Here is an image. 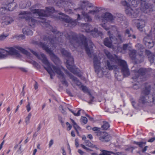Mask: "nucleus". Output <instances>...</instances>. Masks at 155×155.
I'll list each match as a JSON object with an SVG mask.
<instances>
[{
    "label": "nucleus",
    "instance_id": "obj_1",
    "mask_svg": "<svg viewBox=\"0 0 155 155\" xmlns=\"http://www.w3.org/2000/svg\"><path fill=\"white\" fill-rule=\"evenodd\" d=\"M114 60L106 61V67L109 70H114L117 71L119 70L118 68H120L121 71L124 77H127L130 75L129 70L128 69L126 62L121 59L120 57H115Z\"/></svg>",
    "mask_w": 155,
    "mask_h": 155
},
{
    "label": "nucleus",
    "instance_id": "obj_2",
    "mask_svg": "<svg viewBox=\"0 0 155 155\" xmlns=\"http://www.w3.org/2000/svg\"><path fill=\"white\" fill-rule=\"evenodd\" d=\"M80 7L77 9L80 10L83 15L84 20L87 22H90L92 21V18L88 14V13L94 14L99 12L97 7L94 10H91L94 7L93 4L88 1H83L80 2Z\"/></svg>",
    "mask_w": 155,
    "mask_h": 155
},
{
    "label": "nucleus",
    "instance_id": "obj_3",
    "mask_svg": "<svg viewBox=\"0 0 155 155\" xmlns=\"http://www.w3.org/2000/svg\"><path fill=\"white\" fill-rule=\"evenodd\" d=\"M51 31L54 34H56L55 37L52 38L51 37H49L48 36H45L43 37V40L44 41H47V42H50L54 47L56 46L55 44H57L58 42H62V37L64 34V35L65 37L66 38L70 40L71 39L75 40L76 38V35L73 32H71V35L67 33L66 35L65 32L63 34L57 31V30L55 29H52Z\"/></svg>",
    "mask_w": 155,
    "mask_h": 155
},
{
    "label": "nucleus",
    "instance_id": "obj_4",
    "mask_svg": "<svg viewBox=\"0 0 155 155\" xmlns=\"http://www.w3.org/2000/svg\"><path fill=\"white\" fill-rule=\"evenodd\" d=\"M30 51L39 59L42 60V62L45 64L46 66H44L45 69L47 71L50 75V78L53 79V76L55 75V74L54 71L52 70V66H54L51 64L48 61L45 56L43 54H41L40 55L38 54L36 52L32 50Z\"/></svg>",
    "mask_w": 155,
    "mask_h": 155
},
{
    "label": "nucleus",
    "instance_id": "obj_5",
    "mask_svg": "<svg viewBox=\"0 0 155 155\" xmlns=\"http://www.w3.org/2000/svg\"><path fill=\"white\" fill-rule=\"evenodd\" d=\"M32 13L29 11H25L21 12L19 14V15H21L20 17L22 18H24L26 20L29 21V25L31 26L35 25L38 23H45L46 21L45 18H38L36 19L32 17Z\"/></svg>",
    "mask_w": 155,
    "mask_h": 155
},
{
    "label": "nucleus",
    "instance_id": "obj_6",
    "mask_svg": "<svg viewBox=\"0 0 155 155\" xmlns=\"http://www.w3.org/2000/svg\"><path fill=\"white\" fill-rule=\"evenodd\" d=\"M80 38L81 43L84 45L87 54L91 58V54L93 52V48L94 45L90 39H87L83 35L81 36Z\"/></svg>",
    "mask_w": 155,
    "mask_h": 155
},
{
    "label": "nucleus",
    "instance_id": "obj_7",
    "mask_svg": "<svg viewBox=\"0 0 155 155\" xmlns=\"http://www.w3.org/2000/svg\"><path fill=\"white\" fill-rule=\"evenodd\" d=\"M6 50L0 48V59H3L7 57L8 55H15L19 57L20 54L18 51L13 47L5 48Z\"/></svg>",
    "mask_w": 155,
    "mask_h": 155
},
{
    "label": "nucleus",
    "instance_id": "obj_8",
    "mask_svg": "<svg viewBox=\"0 0 155 155\" xmlns=\"http://www.w3.org/2000/svg\"><path fill=\"white\" fill-rule=\"evenodd\" d=\"M55 11V9L53 7H46L45 10L35 9L31 12L34 14H38L39 16L48 17L51 15Z\"/></svg>",
    "mask_w": 155,
    "mask_h": 155
},
{
    "label": "nucleus",
    "instance_id": "obj_9",
    "mask_svg": "<svg viewBox=\"0 0 155 155\" xmlns=\"http://www.w3.org/2000/svg\"><path fill=\"white\" fill-rule=\"evenodd\" d=\"M153 102L155 104L154 97L151 96H145L141 95L139 100L138 105L141 107L149 105V104Z\"/></svg>",
    "mask_w": 155,
    "mask_h": 155
},
{
    "label": "nucleus",
    "instance_id": "obj_10",
    "mask_svg": "<svg viewBox=\"0 0 155 155\" xmlns=\"http://www.w3.org/2000/svg\"><path fill=\"white\" fill-rule=\"evenodd\" d=\"M39 45L50 54L51 59L55 64H57L59 63L60 60L59 58L53 53L52 51L48 48L47 45L41 42H40Z\"/></svg>",
    "mask_w": 155,
    "mask_h": 155
},
{
    "label": "nucleus",
    "instance_id": "obj_11",
    "mask_svg": "<svg viewBox=\"0 0 155 155\" xmlns=\"http://www.w3.org/2000/svg\"><path fill=\"white\" fill-rule=\"evenodd\" d=\"M67 67L71 72H72L74 74H76L79 77H80L81 75L77 70H75L73 68V65L74 64V59L71 56V55L69 57H67Z\"/></svg>",
    "mask_w": 155,
    "mask_h": 155
},
{
    "label": "nucleus",
    "instance_id": "obj_12",
    "mask_svg": "<svg viewBox=\"0 0 155 155\" xmlns=\"http://www.w3.org/2000/svg\"><path fill=\"white\" fill-rule=\"evenodd\" d=\"M52 68L54 70V71L58 75V77L62 80V82L63 84L65 86L68 87V84L65 80L64 77V73L61 71V69L58 67L54 66H52Z\"/></svg>",
    "mask_w": 155,
    "mask_h": 155
},
{
    "label": "nucleus",
    "instance_id": "obj_13",
    "mask_svg": "<svg viewBox=\"0 0 155 155\" xmlns=\"http://www.w3.org/2000/svg\"><path fill=\"white\" fill-rule=\"evenodd\" d=\"M126 13L131 18H136L139 15L140 10L135 8H128L125 10Z\"/></svg>",
    "mask_w": 155,
    "mask_h": 155
},
{
    "label": "nucleus",
    "instance_id": "obj_14",
    "mask_svg": "<svg viewBox=\"0 0 155 155\" xmlns=\"http://www.w3.org/2000/svg\"><path fill=\"white\" fill-rule=\"evenodd\" d=\"M59 14L60 15H61V16L60 17V18L62 21L67 23H70L73 26H75L77 24V20L72 19L63 13L60 12Z\"/></svg>",
    "mask_w": 155,
    "mask_h": 155
},
{
    "label": "nucleus",
    "instance_id": "obj_15",
    "mask_svg": "<svg viewBox=\"0 0 155 155\" xmlns=\"http://www.w3.org/2000/svg\"><path fill=\"white\" fill-rule=\"evenodd\" d=\"M14 0H3L2 4L5 6L7 11H12L16 7V5H14L13 2Z\"/></svg>",
    "mask_w": 155,
    "mask_h": 155
},
{
    "label": "nucleus",
    "instance_id": "obj_16",
    "mask_svg": "<svg viewBox=\"0 0 155 155\" xmlns=\"http://www.w3.org/2000/svg\"><path fill=\"white\" fill-rule=\"evenodd\" d=\"M96 135L97 136H101L99 137V139L103 142H107L111 139L110 136L108 135L107 133L105 132H98L97 133Z\"/></svg>",
    "mask_w": 155,
    "mask_h": 155
},
{
    "label": "nucleus",
    "instance_id": "obj_17",
    "mask_svg": "<svg viewBox=\"0 0 155 155\" xmlns=\"http://www.w3.org/2000/svg\"><path fill=\"white\" fill-rule=\"evenodd\" d=\"M112 43L114 44L116 43V41H114V36L113 35H109V38H106L104 41V45L109 47L111 46Z\"/></svg>",
    "mask_w": 155,
    "mask_h": 155
},
{
    "label": "nucleus",
    "instance_id": "obj_18",
    "mask_svg": "<svg viewBox=\"0 0 155 155\" xmlns=\"http://www.w3.org/2000/svg\"><path fill=\"white\" fill-rule=\"evenodd\" d=\"M147 72L146 69L141 68L138 71H134V76L132 77V79L136 80L140 75H143L145 74Z\"/></svg>",
    "mask_w": 155,
    "mask_h": 155
},
{
    "label": "nucleus",
    "instance_id": "obj_19",
    "mask_svg": "<svg viewBox=\"0 0 155 155\" xmlns=\"http://www.w3.org/2000/svg\"><path fill=\"white\" fill-rule=\"evenodd\" d=\"M133 22L137 25V27L139 30L142 29L145 26V22L141 19H135L133 20Z\"/></svg>",
    "mask_w": 155,
    "mask_h": 155
},
{
    "label": "nucleus",
    "instance_id": "obj_20",
    "mask_svg": "<svg viewBox=\"0 0 155 155\" xmlns=\"http://www.w3.org/2000/svg\"><path fill=\"white\" fill-rule=\"evenodd\" d=\"M146 0H138V1L141 2L140 9L141 10L144 12L148 8H151V5L146 2Z\"/></svg>",
    "mask_w": 155,
    "mask_h": 155
},
{
    "label": "nucleus",
    "instance_id": "obj_21",
    "mask_svg": "<svg viewBox=\"0 0 155 155\" xmlns=\"http://www.w3.org/2000/svg\"><path fill=\"white\" fill-rule=\"evenodd\" d=\"M87 31L90 33V34L94 37H96L99 36H101L102 35V32L100 31H98L96 28H94V30L89 29Z\"/></svg>",
    "mask_w": 155,
    "mask_h": 155
},
{
    "label": "nucleus",
    "instance_id": "obj_22",
    "mask_svg": "<svg viewBox=\"0 0 155 155\" xmlns=\"http://www.w3.org/2000/svg\"><path fill=\"white\" fill-rule=\"evenodd\" d=\"M94 68L95 72L98 73L99 72L100 69V62L98 60L97 56H95L93 59Z\"/></svg>",
    "mask_w": 155,
    "mask_h": 155
},
{
    "label": "nucleus",
    "instance_id": "obj_23",
    "mask_svg": "<svg viewBox=\"0 0 155 155\" xmlns=\"http://www.w3.org/2000/svg\"><path fill=\"white\" fill-rule=\"evenodd\" d=\"M102 17L105 20L111 22L114 21V18L112 15L110 13L106 12L102 15Z\"/></svg>",
    "mask_w": 155,
    "mask_h": 155
},
{
    "label": "nucleus",
    "instance_id": "obj_24",
    "mask_svg": "<svg viewBox=\"0 0 155 155\" xmlns=\"http://www.w3.org/2000/svg\"><path fill=\"white\" fill-rule=\"evenodd\" d=\"M64 72L65 74L68 75L70 78L74 82L76 83L77 85L78 86H80L81 85V83L80 81L76 77L73 76L71 73L69 72L67 70H65L64 71Z\"/></svg>",
    "mask_w": 155,
    "mask_h": 155
},
{
    "label": "nucleus",
    "instance_id": "obj_25",
    "mask_svg": "<svg viewBox=\"0 0 155 155\" xmlns=\"http://www.w3.org/2000/svg\"><path fill=\"white\" fill-rule=\"evenodd\" d=\"M101 153L99 155H111L113 154L114 155H124L122 152L114 153L112 151H109L107 150H101Z\"/></svg>",
    "mask_w": 155,
    "mask_h": 155
},
{
    "label": "nucleus",
    "instance_id": "obj_26",
    "mask_svg": "<svg viewBox=\"0 0 155 155\" xmlns=\"http://www.w3.org/2000/svg\"><path fill=\"white\" fill-rule=\"evenodd\" d=\"M116 31L117 32V38H115L114 37V41H116V43H122L123 41L124 38L121 35V32L117 29Z\"/></svg>",
    "mask_w": 155,
    "mask_h": 155
},
{
    "label": "nucleus",
    "instance_id": "obj_27",
    "mask_svg": "<svg viewBox=\"0 0 155 155\" xmlns=\"http://www.w3.org/2000/svg\"><path fill=\"white\" fill-rule=\"evenodd\" d=\"M73 4V3L70 1H63V8H64L66 12H68L70 10V8Z\"/></svg>",
    "mask_w": 155,
    "mask_h": 155
},
{
    "label": "nucleus",
    "instance_id": "obj_28",
    "mask_svg": "<svg viewBox=\"0 0 155 155\" xmlns=\"http://www.w3.org/2000/svg\"><path fill=\"white\" fill-rule=\"evenodd\" d=\"M150 92V87H146L143 88L141 93V95L145 96H149Z\"/></svg>",
    "mask_w": 155,
    "mask_h": 155
},
{
    "label": "nucleus",
    "instance_id": "obj_29",
    "mask_svg": "<svg viewBox=\"0 0 155 155\" xmlns=\"http://www.w3.org/2000/svg\"><path fill=\"white\" fill-rule=\"evenodd\" d=\"M5 20V21L2 22L4 25H5L10 24L14 21V20L12 17H10L8 16L6 17Z\"/></svg>",
    "mask_w": 155,
    "mask_h": 155
},
{
    "label": "nucleus",
    "instance_id": "obj_30",
    "mask_svg": "<svg viewBox=\"0 0 155 155\" xmlns=\"http://www.w3.org/2000/svg\"><path fill=\"white\" fill-rule=\"evenodd\" d=\"M22 31L24 34L27 35H32L33 34V32L30 29L25 28L23 29Z\"/></svg>",
    "mask_w": 155,
    "mask_h": 155
},
{
    "label": "nucleus",
    "instance_id": "obj_31",
    "mask_svg": "<svg viewBox=\"0 0 155 155\" xmlns=\"http://www.w3.org/2000/svg\"><path fill=\"white\" fill-rule=\"evenodd\" d=\"M15 48L20 50L23 54H25L27 55H29L30 54V53L29 52L21 47H20L19 46H15Z\"/></svg>",
    "mask_w": 155,
    "mask_h": 155
},
{
    "label": "nucleus",
    "instance_id": "obj_32",
    "mask_svg": "<svg viewBox=\"0 0 155 155\" xmlns=\"http://www.w3.org/2000/svg\"><path fill=\"white\" fill-rule=\"evenodd\" d=\"M105 53L106 55L109 58V59L111 60V61L114 60V58H115V57H117L116 55L113 56L110 54V53L107 51H105Z\"/></svg>",
    "mask_w": 155,
    "mask_h": 155
},
{
    "label": "nucleus",
    "instance_id": "obj_33",
    "mask_svg": "<svg viewBox=\"0 0 155 155\" xmlns=\"http://www.w3.org/2000/svg\"><path fill=\"white\" fill-rule=\"evenodd\" d=\"M103 124L101 126L102 129L104 130H107L110 126L109 123L105 121H103Z\"/></svg>",
    "mask_w": 155,
    "mask_h": 155
},
{
    "label": "nucleus",
    "instance_id": "obj_34",
    "mask_svg": "<svg viewBox=\"0 0 155 155\" xmlns=\"http://www.w3.org/2000/svg\"><path fill=\"white\" fill-rule=\"evenodd\" d=\"M136 51L135 50H133L130 51V56L132 59L134 60L136 56Z\"/></svg>",
    "mask_w": 155,
    "mask_h": 155
},
{
    "label": "nucleus",
    "instance_id": "obj_35",
    "mask_svg": "<svg viewBox=\"0 0 155 155\" xmlns=\"http://www.w3.org/2000/svg\"><path fill=\"white\" fill-rule=\"evenodd\" d=\"M63 0H55L56 5L59 7L63 8Z\"/></svg>",
    "mask_w": 155,
    "mask_h": 155
},
{
    "label": "nucleus",
    "instance_id": "obj_36",
    "mask_svg": "<svg viewBox=\"0 0 155 155\" xmlns=\"http://www.w3.org/2000/svg\"><path fill=\"white\" fill-rule=\"evenodd\" d=\"M133 143L138 145L140 147H142L143 146V145L146 144V142H137L135 141H133Z\"/></svg>",
    "mask_w": 155,
    "mask_h": 155
},
{
    "label": "nucleus",
    "instance_id": "obj_37",
    "mask_svg": "<svg viewBox=\"0 0 155 155\" xmlns=\"http://www.w3.org/2000/svg\"><path fill=\"white\" fill-rule=\"evenodd\" d=\"M61 53L63 55L67 57H69L71 54L69 52L65 50L64 49H61Z\"/></svg>",
    "mask_w": 155,
    "mask_h": 155
},
{
    "label": "nucleus",
    "instance_id": "obj_38",
    "mask_svg": "<svg viewBox=\"0 0 155 155\" xmlns=\"http://www.w3.org/2000/svg\"><path fill=\"white\" fill-rule=\"evenodd\" d=\"M132 31L131 29H127L125 31V35H128V37L130 38L132 36L131 33Z\"/></svg>",
    "mask_w": 155,
    "mask_h": 155
},
{
    "label": "nucleus",
    "instance_id": "obj_39",
    "mask_svg": "<svg viewBox=\"0 0 155 155\" xmlns=\"http://www.w3.org/2000/svg\"><path fill=\"white\" fill-rule=\"evenodd\" d=\"M86 146L91 147H95V145H94L89 140H85Z\"/></svg>",
    "mask_w": 155,
    "mask_h": 155
},
{
    "label": "nucleus",
    "instance_id": "obj_40",
    "mask_svg": "<svg viewBox=\"0 0 155 155\" xmlns=\"http://www.w3.org/2000/svg\"><path fill=\"white\" fill-rule=\"evenodd\" d=\"M88 94L90 96L89 98L90 101L88 102L89 104H92V102H93V100L94 99V97L91 94L90 92H88Z\"/></svg>",
    "mask_w": 155,
    "mask_h": 155
},
{
    "label": "nucleus",
    "instance_id": "obj_41",
    "mask_svg": "<svg viewBox=\"0 0 155 155\" xmlns=\"http://www.w3.org/2000/svg\"><path fill=\"white\" fill-rule=\"evenodd\" d=\"M7 11L5 6H4V7L0 8V14H4Z\"/></svg>",
    "mask_w": 155,
    "mask_h": 155
},
{
    "label": "nucleus",
    "instance_id": "obj_42",
    "mask_svg": "<svg viewBox=\"0 0 155 155\" xmlns=\"http://www.w3.org/2000/svg\"><path fill=\"white\" fill-rule=\"evenodd\" d=\"M121 4L127 7V8H130L129 6L130 5L126 1H122L121 2Z\"/></svg>",
    "mask_w": 155,
    "mask_h": 155
},
{
    "label": "nucleus",
    "instance_id": "obj_43",
    "mask_svg": "<svg viewBox=\"0 0 155 155\" xmlns=\"http://www.w3.org/2000/svg\"><path fill=\"white\" fill-rule=\"evenodd\" d=\"M153 56L154 55H152V56H149L148 57V60L150 61L151 64L154 63L155 64V61H154Z\"/></svg>",
    "mask_w": 155,
    "mask_h": 155
},
{
    "label": "nucleus",
    "instance_id": "obj_44",
    "mask_svg": "<svg viewBox=\"0 0 155 155\" xmlns=\"http://www.w3.org/2000/svg\"><path fill=\"white\" fill-rule=\"evenodd\" d=\"M81 146L84 149L86 150L87 151L89 152L90 151H93V150L90 149L89 148H87L83 144H81Z\"/></svg>",
    "mask_w": 155,
    "mask_h": 155
},
{
    "label": "nucleus",
    "instance_id": "obj_45",
    "mask_svg": "<svg viewBox=\"0 0 155 155\" xmlns=\"http://www.w3.org/2000/svg\"><path fill=\"white\" fill-rule=\"evenodd\" d=\"M28 104L26 106V108L27 112H28L31 109V107L30 106L31 103L28 101Z\"/></svg>",
    "mask_w": 155,
    "mask_h": 155
},
{
    "label": "nucleus",
    "instance_id": "obj_46",
    "mask_svg": "<svg viewBox=\"0 0 155 155\" xmlns=\"http://www.w3.org/2000/svg\"><path fill=\"white\" fill-rule=\"evenodd\" d=\"M135 47L139 50H141V49L143 48V46L142 45L139 43L135 45Z\"/></svg>",
    "mask_w": 155,
    "mask_h": 155
},
{
    "label": "nucleus",
    "instance_id": "obj_47",
    "mask_svg": "<svg viewBox=\"0 0 155 155\" xmlns=\"http://www.w3.org/2000/svg\"><path fill=\"white\" fill-rule=\"evenodd\" d=\"M82 90L84 92H88V89L87 87L85 86H82L81 87Z\"/></svg>",
    "mask_w": 155,
    "mask_h": 155
},
{
    "label": "nucleus",
    "instance_id": "obj_48",
    "mask_svg": "<svg viewBox=\"0 0 155 155\" xmlns=\"http://www.w3.org/2000/svg\"><path fill=\"white\" fill-rule=\"evenodd\" d=\"M81 120L83 122L84 124H86L87 121V119L85 117H81Z\"/></svg>",
    "mask_w": 155,
    "mask_h": 155
},
{
    "label": "nucleus",
    "instance_id": "obj_49",
    "mask_svg": "<svg viewBox=\"0 0 155 155\" xmlns=\"http://www.w3.org/2000/svg\"><path fill=\"white\" fill-rule=\"evenodd\" d=\"M58 119L60 121V122L61 123V125H64V122L62 120V118L61 116L59 115H58Z\"/></svg>",
    "mask_w": 155,
    "mask_h": 155
},
{
    "label": "nucleus",
    "instance_id": "obj_50",
    "mask_svg": "<svg viewBox=\"0 0 155 155\" xmlns=\"http://www.w3.org/2000/svg\"><path fill=\"white\" fill-rule=\"evenodd\" d=\"M145 54L147 55L148 57L151 56H152L153 54L151 53L148 50H146L145 51Z\"/></svg>",
    "mask_w": 155,
    "mask_h": 155
},
{
    "label": "nucleus",
    "instance_id": "obj_51",
    "mask_svg": "<svg viewBox=\"0 0 155 155\" xmlns=\"http://www.w3.org/2000/svg\"><path fill=\"white\" fill-rule=\"evenodd\" d=\"M80 111L81 110H79L78 111L77 113H75L72 110L71 111V112H72L74 116H79L80 115Z\"/></svg>",
    "mask_w": 155,
    "mask_h": 155
},
{
    "label": "nucleus",
    "instance_id": "obj_52",
    "mask_svg": "<svg viewBox=\"0 0 155 155\" xmlns=\"http://www.w3.org/2000/svg\"><path fill=\"white\" fill-rule=\"evenodd\" d=\"M19 7L21 9H24L26 7L25 4L22 3H20L19 4Z\"/></svg>",
    "mask_w": 155,
    "mask_h": 155
},
{
    "label": "nucleus",
    "instance_id": "obj_53",
    "mask_svg": "<svg viewBox=\"0 0 155 155\" xmlns=\"http://www.w3.org/2000/svg\"><path fill=\"white\" fill-rule=\"evenodd\" d=\"M7 36V35H0V41L4 40Z\"/></svg>",
    "mask_w": 155,
    "mask_h": 155
},
{
    "label": "nucleus",
    "instance_id": "obj_54",
    "mask_svg": "<svg viewBox=\"0 0 155 155\" xmlns=\"http://www.w3.org/2000/svg\"><path fill=\"white\" fill-rule=\"evenodd\" d=\"M73 127H74V129L76 130L77 133H78V131L77 130V129H80V127L78 125L76 124V125H73Z\"/></svg>",
    "mask_w": 155,
    "mask_h": 155
},
{
    "label": "nucleus",
    "instance_id": "obj_55",
    "mask_svg": "<svg viewBox=\"0 0 155 155\" xmlns=\"http://www.w3.org/2000/svg\"><path fill=\"white\" fill-rule=\"evenodd\" d=\"M129 44H124L123 46V49L124 50H126L129 46Z\"/></svg>",
    "mask_w": 155,
    "mask_h": 155
},
{
    "label": "nucleus",
    "instance_id": "obj_56",
    "mask_svg": "<svg viewBox=\"0 0 155 155\" xmlns=\"http://www.w3.org/2000/svg\"><path fill=\"white\" fill-rule=\"evenodd\" d=\"M30 63H31L33 65H34L36 67H37L38 66V64L35 61H31Z\"/></svg>",
    "mask_w": 155,
    "mask_h": 155
},
{
    "label": "nucleus",
    "instance_id": "obj_57",
    "mask_svg": "<svg viewBox=\"0 0 155 155\" xmlns=\"http://www.w3.org/2000/svg\"><path fill=\"white\" fill-rule=\"evenodd\" d=\"M53 140L52 139L49 142V147H51L52 145L53 144Z\"/></svg>",
    "mask_w": 155,
    "mask_h": 155
},
{
    "label": "nucleus",
    "instance_id": "obj_58",
    "mask_svg": "<svg viewBox=\"0 0 155 155\" xmlns=\"http://www.w3.org/2000/svg\"><path fill=\"white\" fill-rule=\"evenodd\" d=\"M92 130L94 131H100V128H98V127H94L93 128Z\"/></svg>",
    "mask_w": 155,
    "mask_h": 155
},
{
    "label": "nucleus",
    "instance_id": "obj_59",
    "mask_svg": "<svg viewBox=\"0 0 155 155\" xmlns=\"http://www.w3.org/2000/svg\"><path fill=\"white\" fill-rule=\"evenodd\" d=\"M155 140V137L152 138L148 140V142H152Z\"/></svg>",
    "mask_w": 155,
    "mask_h": 155
},
{
    "label": "nucleus",
    "instance_id": "obj_60",
    "mask_svg": "<svg viewBox=\"0 0 155 155\" xmlns=\"http://www.w3.org/2000/svg\"><path fill=\"white\" fill-rule=\"evenodd\" d=\"M75 145L76 147H78L79 146V144H78V140L76 139L75 140Z\"/></svg>",
    "mask_w": 155,
    "mask_h": 155
},
{
    "label": "nucleus",
    "instance_id": "obj_61",
    "mask_svg": "<svg viewBox=\"0 0 155 155\" xmlns=\"http://www.w3.org/2000/svg\"><path fill=\"white\" fill-rule=\"evenodd\" d=\"M78 152L81 155H83L84 153V152L80 149H79L78 150Z\"/></svg>",
    "mask_w": 155,
    "mask_h": 155
},
{
    "label": "nucleus",
    "instance_id": "obj_62",
    "mask_svg": "<svg viewBox=\"0 0 155 155\" xmlns=\"http://www.w3.org/2000/svg\"><path fill=\"white\" fill-rule=\"evenodd\" d=\"M29 120L30 119L27 118V117H26L25 119V122L27 124H28L29 123Z\"/></svg>",
    "mask_w": 155,
    "mask_h": 155
},
{
    "label": "nucleus",
    "instance_id": "obj_63",
    "mask_svg": "<svg viewBox=\"0 0 155 155\" xmlns=\"http://www.w3.org/2000/svg\"><path fill=\"white\" fill-rule=\"evenodd\" d=\"M66 92L67 93L71 96H73V95H72V94L71 93L70 91L68 90H66Z\"/></svg>",
    "mask_w": 155,
    "mask_h": 155
},
{
    "label": "nucleus",
    "instance_id": "obj_64",
    "mask_svg": "<svg viewBox=\"0 0 155 155\" xmlns=\"http://www.w3.org/2000/svg\"><path fill=\"white\" fill-rule=\"evenodd\" d=\"M148 147V146H145L142 150V152L143 153L144 152L147 150V148Z\"/></svg>",
    "mask_w": 155,
    "mask_h": 155
}]
</instances>
